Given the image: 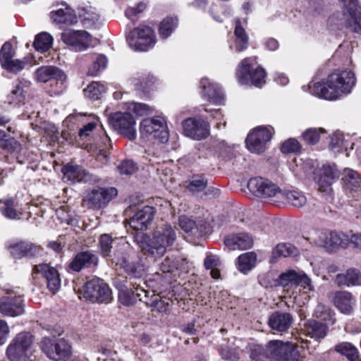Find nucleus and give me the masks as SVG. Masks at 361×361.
Listing matches in <instances>:
<instances>
[{
	"label": "nucleus",
	"instance_id": "obj_1",
	"mask_svg": "<svg viewBox=\"0 0 361 361\" xmlns=\"http://www.w3.org/2000/svg\"><path fill=\"white\" fill-rule=\"evenodd\" d=\"M355 83V74L351 71L335 72L329 75L326 82L310 83V93L319 98L333 100L349 94Z\"/></svg>",
	"mask_w": 361,
	"mask_h": 361
},
{
	"label": "nucleus",
	"instance_id": "obj_2",
	"mask_svg": "<svg viewBox=\"0 0 361 361\" xmlns=\"http://www.w3.org/2000/svg\"><path fill=\"white\" fill-rule=\"evenodd\" d=\"M176 239V231L169 224L157 228L152 236L140 234L136 237L137 245L144 255L154 258L163 257Z\"/></svg>",
	"mask_w": 361,
	"mask_h": 361
},
{
	"label": "nucleus",
	"instance_id": "obj_3",
	"mask_svg": "<svg viewBox=\"0 0 361 361\" xmlns=\"http://www.w3.org/2000/svg\"><path fill=\"white\" fill-rule=\"evenodd\" d=\"M297 344L292 342L271 341L267 345L252 347L250 357L254 361H298Z\"/></svg>",
	"mask_w": 361,
	"mask_h": 361
},
{
	"label": "nucleus",
	"instance_id": "obj_4",
	"mask_svg": "<svg viewBox=\"0 0 361 361\" xmlns=\"http://www.w3.org/2000/svg\"><path fill=\"white\" fill-rule=\"evenodd\" d=\"M255 57L245 58L239 63L236 70V77L242 85L251 83L261 87L265 83L266 72L262 67L255 68Z\"/></svg>",
	"mask_w": 361,
	"mask_h": 361
},
{
	"label": "nucleus",
	"instance_id": "obj_5",
	"mask_svg": "<svg viewBox=\"0 0 361 361\" xmlns=\"http://www.w3.org/2000/svg\"><path fill=\"white\" fill-rule=\"evenodd\" d=\"M129 47L135 51H146L156 44L154 30L149 26H140L134 28L128 35Z\"/></svg>",
	"mask_w": 361,
	"mask_h": 361
},
{
	"label": "nucleus",
	"instance_id": "obj_6",
	"mask_svg": "<svg viewBox=\"0 0 361 361\" xmlns=\"http://www.w3.org/2000/svg\"><path fill=\"white\" fill-rule=\"evenodd\" d=\"M140 131L142 136L159 140L162 143L167 142L169 137L166 120L161 116L143 119L140 124Z\"/></svg>",
	"mask_w": 361,
	"mask_h": 361
},
{
	"label": "nucleus",
	"instance_id": "obj_7",
	"mask_svg": "<svg viewBox=\"0 0 361 361\" xmlns=\"http://www.w3.org/2000/svg\"><path fill=\"white\" fill-rule=\"evenodd\" d=\"M84 297L92 302L110 303L113 300L109 285L99 278L88 281L83 287Z\"/></svg>",
	"mask_w": 361,
	"mask_h": 361
},
{
	"label": "nucleus",
	"instance_id": "obj_8",
	"mask_svg": "<svg viewBox=\"0 0 361 361\" xmlns=\"http://www.w3.org/2000/svg\"><path fill=\"white\" fill-rule=\"evenodd\" d=\"M117 195L115 188H98L88 191L82 199V206L93 210L104 207Z\"/></svg>",
	"mask_w": 361,
	"mask_h": 361
},
{
	"label": "nucleus",
	"instance_id": "obj_9",
	"mask_svg": "<svg viewBox=\"0 0 361 361\" xmlns=\"http://www.w3.org/2000/svg\"><path fill=\"white\" fill-rule=\"evenodd\" d=\"M247 188L254 195L262 199L281 197L283 195L282 190L276 183L262 177L250 178Z\"/></svg>",
	"mask_w": 361,
	"mask_h": 361
},
{
	"label": "nucleus",
	"instance_id": "obj_10",
	"mask_svg": "<svg viewBox=\"0 0 361 361\" xmlns=\"http://www.w3.org/2000/svg\"><path fill=\"white\" fill-rule=\"evenodd\" d=\"M32 336L28 332L16 335L6 349V355L11 361L19 360L21 357L32 354Z\"/></svg>",
	"mask_w": 361,
	"mask_h": 361
},
{
	"label": "nucleus",
	"instance_id": "obj_11",
	"mask_svg": "<svg viewBox=\"0 0 361 361\" xmlns=\"http://www.w3.org/2000/svg\"><path fill=\"white\" fill-rule=\"evenodd\" d=\"M273 134V128L271 126H259L253 129L246 138V146L250 152L255 154L263 153L267 149Z\"/></svg>",
	"mask_w": 361,
	"mask_h": 361
},
{
	"label": "nucleus",
	"instance_id": "obj_12",
	"mask_svg": "<svg viewBox=\"0 0 361 361\" xmlns=\"http://www.w3.org/2000/svg\"><path fill=\"white\" fill-rule=\"evenodd\" d=\"M35 78L42 82L48 81L54 82L56 85V90H52L54 94L63 92L65 89L66 75L57 67L52 66H41L35 72Z\"/></svg>",
	"mask_w": 361,
	"mask_h": 361
},
{
	"label": "nucleus",
	"instance_id": "obj_13",
	"mask_svg": "<svg viewBox=\"0 0 361 361\" xmlns=\"http://www.w3.org/2000/svg\"><path fill=\"white\" fill-rule=\"evenodd\" d=\"M109 122L118 133L130 140L136 138L135 120L128 112H116L109 118Z\"/></svg>",
	"mask_w": 361,
	"mask_h": 361
},
{
	"label": "nucleus",
	"instance_id": "obj_14",
	"mask_svg": "<svg viewBox=\"0 0 361 361\" xmlns=\"http://www.w3.org/2000/svg\"><path fill=\"white\" fill-rule=\"evenodd\" d=\"M41 348L48 357L56 361L65 360L71 355V345L63 339L54 343L50 338L44 337Z\"/></svg>",
	"mask_w": 361,
	"mask_h": 361
},
{
	"label": "nucleus",
	"instance_id": "obj_15",
	"mask_svg": "<svg viewBox=\"0 0 361 361\" xmlns=\"http://www.w3.org/2000/svg\"><path fill=\"white\" fill-rule=\"evenodd\" d=\"M61 172L63 175V179L71 183L83 182L95 184L99 180L97 176L90 173L78 165L68 164L61 169Z\"/></svg>",
	"mask_w": 361,
	"mask_h": 361
},
{
	"label": "nucleus",
	"instance_id": "obj_16",
	"mask_svg": "<svg viewBox=\"0 0 361 361\" xmlns=\"http://www.w3.org/2000/svg\"><path fill=\"white\" fill-rule=\"evenodd\" d=\"M315 244L328 252H334L339 247L346 248L350 245L349 235L343 233L331 232L329 235L321 233L315 240Z\"/></svg>",
	"mask_w": 361,
	"mask_h": 361
},
{
	"label": "nucleus",
	"instance_id": "obj_17",
	"mask_svg": "<svg viewBox=\"0 0 361 361\" xmlns=\"http://www.w3.org/2000/svg\"><path fill=\"white\" fill-rule=\"evenodd\" d=\"M7 296L0 299V312L8 317H17L24 312L22 297L12 290H6Z\"/></svg>",
	"mask_w": 361,
	"mask_h": 361
},
{
	"label": "nucleus",
	"instance_id": "obj_18",
	"mask_svg": "<svg viewBox=\"0 0 361 361\" xmlns=\"http://www.w3.org/2000/svg\"><path fill=\"white\" fill-rule=\"evenodd\" d=\"M61 39L75 51L87 49L92 43L90 35L85 30H66L62 34Z\"/></svg>",
	"mask_w": 361,
	"mask_h": 361
},
{
	"label": "nucleus",
	"instance_id": "obj_19",
	"mask_svg": "<svg viewBox=\"0 0 361 361\" xmlns=\"http://www.w3.org/2000/svg\"><path fill=\"white\" fill-rule=\"evenodd\" d=\"M32 271L40 274L46 280L47 287L49 291L55 293L61 287V278L59 271L49 264L42 263L35 265Z\"/></svg>",
	"mask_w": 361,
	"mask_h": 361
},
{
	"label": "nucleus",
	"instance_id": "obj_20",
	"mask_svg": "<svg viewBox=\"0 0 361 361\" xmlns=\"http://www.w3.org/2000/svg\"><path fill=\"white\" fill-rule=\"evenodd\" d=\"M183 126L185 135L194 140L204 139L209 133L208 123L202 119L189 118L185 120Z\"/></svg>",
	"mask_w": 361,
	"mask_h": 361
},
{
	"label": "nucleus",
	"instance_id": "obj_21",
	"mask_svg": "<svg viewBox=\"0 0 361 361\" xmlns=\"http://www.w3.org/2000/svg\"><path fill=\"white\" fill-rule=\"evenodd\" d=\"M342 181L346 193L357 200L361 199V176L351 169H345L343 172Z\"/></svg>",
	"mask_w": 361,
	"mask_h": 361
},
{
	"label": "nucleus",
	"instance_id": "obj_22",
	"mask_svg": "<svg viewBox=\"0 0 361 361\" xmlns=\"http://www.w3.org/2000/svg\"><path fill=\"white\" fill-rule=\"evenodd\" d=\"M99 258L96 254L90 250L78 252L68 264V271L79 272L83 269L96 267Z\"/></svg>",
	"mask_w": 361,
	"mask_h": 361
},
{
	"label": "nucleus",
	"instance_id": "obj_23",
	"mask_svg": "<svg viewBox=\"0 0 361 361\" xmlns=\"http://www.w3.org/2000/svg\"><path fill=\"white\" fill-rule=\"evenodd\" d=\"M338 178L336 169L331 166H324L318 172L315 178L318 190L326 195H330L332 191V184Z\"/></svg>",
	"mask_w": 361,
	"mask_h": 361
},
{
	"label": "nucleus",
	"instance_id": "obj_24",
	"mask_svg": "<svg viewBox=\"0 0 361 361\" xmlns=\"http://www.w3.org/2000/svg\"><path fill=\"white\" fill-rule=\"evenodd\" d=\"M11 255L16 259L34 257L41 253L40 246L30 241H20L8 246Z\"/></svg>",
	"mask_w": 361,
	"mask_h": 361
},
{
	"label": "nucleus",
	"instance_id": "obj_25",
	"mask_svg": "<svg viewBox=\"0 0 361 361\" xmlns=\"http://www.w3.org/2000/svg\"><path fill=\"white\" fill-rule=\"evenodd\" d=\"M154 215V209L145 206L138 210L129 220L130 226L135 231H144L148 228Z\"/></svg>",
	"mask_w": 361,
	"mask_h": 361
},
{
	"label": "nucleus",
	"instance_id": "obj_26",
	"mask_svg": "<svg viewBox=\"0 0 361 361\" xmlns=\"http://www.w3.org/2000/svg\"><path fill=\"white\" fill-rule=\"evenodd\" d=\"M340 1L348 13V26L353 32L361 33V7L357 5V0Z\"/></svg>",
	"mask_w": 361,
	"mask_h": 361
},
{
	"label": "nucleus",
	"instance_id": "obj_27",
	"mask_svg": "<svg viewBox=\"0 0 361 361\" xmlns=\"http://www.w3.org/2000/svg\"><path fill=\"white\" fill-rule=\"evenodd\" d=\"M293 320L290 313L276 311L269 316L268 325L272 330L284 332L291 326Z\"/></svg>",
	"mask_w": 361,
	"mask_h": 361
},
{
	"label": "nucleus",
	"instance_id": "obj_28",
	"mask_svg": "<svg viewBox=\"0 0 361 361\" xmlns=\"http://www.w3.org/2000/svg\"><path fill=\"white\" fill-rule=\"evenodd\" d=\"M202 88V94L207 100L215 104H221L224 99L223 90L216 84H212L206 78H202L200 81Z\"/></svg>",
	"mask_w": 361,
	"mask_h": 361
},
{
	"label": "nucleus",
	"instance_id": "obj_29",
	"mask_svg": "<svg viewBox=\"0 0 361 361\" xmlns=\"http://www.w3.org/2000/svg\"><path fill=\"white\" fill-rule=\"evenodd\" d=\"M224 244L230 250H247L252 246L253 239L247 233L232 234L225 238Z\"/></svg>",
	"mask_w": 361,
	"mask_h": 361
},
{
	"label": "nucleus",
	"instance_id": "obj_30",
	"mask_svg": "<svg viewBox=\"0 0 361 361\" xmlns=\"http://www.w3.org/2000/svg\"><path fill=\"white\" fill-rule=\"evenodd\" d=\"M179 226L185 233H191L194 236H203L209 232L206 224H197L186 216H180Z\"/></svg>",
	"mask_w": 361,
	"mask_h": 361
},
{
	"label": "nucleus",
	"instance_id": "obj_31",
	"mask_svg": "<svg viewBox=\"0 0 361 361\" xmlns=\"http://www.w3.org/2000/svg\"><path fill=\"white\" fill-rule=\"evenodd\" d=\"M51 18L57 24L72 25L78 22V18L73 10L66 6L65 8H60L51 11Z\"/></svg>",
	"mask_w": 361,
	"mask_h": 361
},
{
	"label": "nucleus",
	"instance_id": "obj_32",
	"mask_svg": "<svg viewBox=\"0 0 361 361\" xmlns=\"http://www.w3.org/2000/svg\"><path fill=\"white\" fill-rule=\"evenodd\" d=\"M335 283L339 286L361 285V274L357 270L350 269L345 273L337 274Z\"/></svg>",
	"mask_w": 361,
	"mask_h": 361
},
{
	"label": "nucleus",
	"instance_id": "obj_33",
	"mask_svg": "<svg viewBox=\"0 0 361 361\" xmlns=\"http://www.w3.org/2000/svg\"><path fill=\"white\" fill-rule=\"evenodd\" d=\"M183 262L184 259H172L167 257L160 264V270L166 275H169L170 281L176 280V276L179 275L180 265Z\"/></svg>",
	"mask_w": 361,
	"mask_h": 361
},
{
	"label": "nucleus",
	"instance_id": "obj_34",
	"mask_svg": "<svg viewBox=\"0 0 361 361\" xmlns=\"http://www.w3.org/2000/svg\"><path fill=\"white\" fill-rule=\"evenodd\" d=\"M334 304L341 312L349 314L353 311V295L346 291L338 292L334 298Z\"/></svg>",
	"mask_w": 361,
	"mask_h": 361
},
{
	"label": "nucleus",
	"instance_id": "obj_35",
	"mask_svg": "<svg viewBox=\"0 0 361 361\" xmlns=\"http://www.w3.org/2000/svg\"><path fill=\"white\" fill-rule=\"evenodd\" d=\"M112 262L114 263L116 266L123 267L130 277L139 278L142 276L143 271L142 267L133 262H129L125 256H122L121 258L115 257L112 259Z\"/></svg>",
	"mask_w": 361,
	"mask_h": 361
},
{
	"label": "nucleus",
	"instance_id": "obj_36",
	"mask_svg": "<svg viewBox=\"0 0 361 361\" xmlns=\"http://www.w3.org/2000/svg\"><path fill=\"white\" fill-rule=\"evenodd\" d=\"M257 263V255L254 252H247L238 257L237 269L243 274L252 269Z\"/></svg>",
	"mask_w": 361,
	"mask_h": 361
},
{
	"label": "nucleus",
	"instance_id": "obj_37",
	"mask_svg": "<svg viewBox=\"0 0 361 361\" xmlns=\"http://www.w3.org/2000/svg\"><path fill=\"white\" fill-rule=\"evenodd\" d=\"M234 35L235 36V51L238 52H241L247 49L249 44V37L245 29L241 26L239 20H237L235 22Z\"/></svg>",
	"mask_w": 361,
	"mask_h": 361
},
{
	"label": "nucleus",
	"instance_id": "obj_38",
	"mask_svg": "<svg viewBox=\"0 0 361 361\" xmlns=\"http://www.w3.org/2000/svg\"><path fill=\"white\" fill-rule=\"evenodd\" d=\"M178 25V19L173 17H166L159 24V35L161 38H168Z\"/></svg>",
	"mask_w": 361,
	"mask_h": 361
},
{
	"label": "nucleus",
	"instance_id": "obj_39",
	"mask_svg": "<svg viewBox=\"0 0 361 361\" xmlns=\"http://www.w3.org/2000/svg\"><path fill=\"white\" fill-rule=\"evenodd\" d=\"M281 197H284L290 204L297 208L302 207L306 204L307 201L305 195L298 190L283 192Z\"/></svg>",
	"mask_w": 361,
	"mask_h": 361
},
{
	"label": "nucleus",
	"instance_id": "obj_40",
	"mask_svg": "<svg viewBox=\"0 0 361 361\" xmlns=\"http://www.w3.org/2000/svg\"><path fill=\"white\" fill-rule=\"evenodd\" d=\"M307 331L312 338L321 339L326 336L328 327L321 322L312 320L307 324Z\"/></svg>",
	"mask_w": 361,
	"mask_h": 361
},
{
	"label": "nucleus",
	"instance_id": "obj_41",
	"mask_svg": "<svg viewBox=\"0 0 361 361\" xmlns=\"http://www.w3.org/2000/svg\"><path fill=\"white\" fill-rule=\"evenodd\" d=\"M335 351L345 356L350 361H356L358 358L357 349L348 342L341 343L334 347Z\"/></svg>",
	"mask_w": 361,
	"mask_h": 361
},
{
	"label": "nucleus",
	"instance_id": "obj_42",
	"mask_svg": "<svg viewBox=\"0 0 361 361\" xmlns=\"http://www.w3.org/2000/svg\"><path fill=\"white\" fill-rule=\"evenodd\" d=\"M2 214L7 219L12 220L20 219L22 212L18 209V205L13 200H7L1 208Z\"/></svg>",
	"mask_w": 361,
	"mask_h": 361
},
{
	"label": "nucleus",
	"instance_id": "obj_43",
	"mask_svg": "<svg viewBox=\"0 0 361 361\" xmlns=\"http://www.w3.org/2000/svg\"><path fill=\"white\" fill-rule=\"evenodd\" d=\"M52 42V37L47 32H42L36 36L33 45L36 50L44 52L51 48Z\"/></svg>",
	"mask_w": 361,
	"mask_h": 361
},
{
	"label": "nucleus",
	"instance_id": "obj_44",
	"mask_svg": "<svg viewBox=\"0 0 361 361\" xmlns=\"http://www.w3.org/2000/svg\"><path fill=\"white\" fill-rule=\"evenodd\" d=\"M105 92V87L98 82H92L84 90L85 96L92 100L99 99Z\"/></svg>",
	"mask_w": 361,
	"mask_h": 361
},
{
	"label": "nucleus",
	"instance_id": "obj_45",
	"mask_svg": "<svg viewBox=\"0 0 361 361\" xmlns=\"http://www.w3.org/2000/svg\"><path fill=\"white\" fill-rule=\"evenodd\" d=\"M8 102L10 104L18 106L24 103L25 96V91L21 86V82L16 85L15 90H13L11 94L8 96Z\"/></svg>",
	"mask_w": 361,
	"mask_h": 361
},
{
	"label": "nucleus",
	"instance_id": "obj_46",
	"mask_svg": "<svg viewBox=\"0 0 361 361\" xmlns=\"http://www.w3.org/2000/svg\"><path fill=\"white\" fill-rule=\"evenodd\" d=\"M298 253V250L290 243H280L275 247L273 254L278 257L295 256Z\"/></svg>",
	"mask_w": 361,
	"mask_h": 361
},
{
	"label": "nucleus",
	"instance_id": "obj_47",
	"mask_svg": "<svg viewBox=\"0 0 361 361\" xmlns=\"http://www.w3.org/2000/svg\"><path fill=\"white\" fill-rule=\"evenodd\" d=\"M299 272L295 270L290 269L281 274L279 276V281L280 286L286 287L290 284H296L297 279H298Z\"/></svg>",
	"mask_w": 361,
	"mask_h": 361
},
{
	"label": "nucleus",
	"instance_id": "obj_48",
	"mask_svg": "<svg viewBox=\"0 0 361 361\" xmlns=\"http://www.w3.org/2000/svg\"><path fill=\"white\" fill-rule=\"evenodd\" d=\"M324 132L323 128H309L303 133L302 138L307 143L314 145L319 141L320 133Z\"/></svg>",
	"mask_w": 361,
	"mask_h": 361
},
{
	"label": "nucleus",
	"instance_id": "obj_49",
	"mask_svg": "<svg viewBox=\"0 0 361 361\" xmlns=\"http://www.w3.org/2000/svg\"><path fill=\"white\" fill-rule=\"evenodd\" d=\"M112 238L108 234H103L99 238V249L102 255L104 257L110 255L111 250L112 248Z\"/></svg>",
	"mask_w": 361,
	"mask_h": 361
},
{
	"label": "nucleus",
	"instance_id": "obj_50",
	"mask_svg": "<svg viewBox=\"0 0 361 361\" xmlns=\"http://www.w3.org/2000/svg\"><path fill=\"white\" fill-rule=\"evenodd\" d=\"M222 359L228 361H237L239 359L238 350L228 345H222L219 350Z\"/></svg>",
	"mask_w": 361,
	"mask_h": 361
},
{
	"label": "nucleus",
	"instance_id": "obj_51",
	"mask_svg": "<svg viewBox=\"0 0 361 361\" xmlns=\"http://www.w3.org/2000/svg\"><path fill=\"white\" fill-rule=\"evenodd\" d=\"M258 280L260 285L265 288L280 286L279 277L275 279L274 274L272 272L260 275Z\"/></svg>",
	"mask_w": 361,
	"mask_h": 361
},
{
	"label": "nucleus",
	"instance_id": "obj_52",
	"mask_svg": "<svg viewBox=\"0 0 361 361\" xmlns=\"http://www.w3.org/2000/svg\"><path fill=\"white\" fill-rule=\"evenodd\" d=\"M14 56V51L12 49V44L6 42H5L0 50V62L1 66L6 64Z\"/></svg>",
	"mask_w": 361,
	"mask_h": 361
},
{
	"label": "nucleus",
	"instance_id": "obj_53",
	"mask_svg": "<svg viewBox=\"0 0 361 361\" xmlns=\"http://www.w3.org/2000/svg\"><path fill=\"white\" fill-rule=\"evenodd\" d=\"M106 57L103 54L98 55L94 61L92 68H90L89 70V75H97L101 70H103L106 68Z\"/></svg>",
	"mask_w": 361,
	"mask_h": 361
},
{
	"label": "nucleus",
	"instance_id": "obj_54",
	"mask_svg": "<svg viewBox=\"0 0 361 361\" xmlns=\"http://www.w3.org/2000/svg\"><path fill=\"white\" fill-rule=\"evenodd\" d=\"M301 145L295 138L286 140L281 145V150L283 153H296L300 152Z\"/></svg>",
	"mask_w": 361,
	"mask_h": 361
},
{
	"label": "nucleus",
	"instance_id": "obj_55",
	"mask_svg": "<svg viewBox=\"0 0 361 361\" xmlns=\"http://www.w3.org/2000/svg\"><path fill=\"white\" fill-rule=\"evenodd\" d=\"M118 172L123 175H132L137 169L136 164L132 160H124L117 167Z\"/></svg>",
	"mask_w": 361,
	"mask_h": 361
},
{
	"label": "nucleus",
	"instance_id": "obj_56",
	"mask_svg": "<svg viewBox=\"0 0 361 361\" xmlns=\"http://www.w3.org/2000/svg\"><path fill=\"white\" fill-rule=\"evenodd\" d=\"M118 297L121 302L126 306L132 305L136 301L135 291L128 289L121 290Z\"/></svg>",
	"mask_w": 361,
	"mask_h": 361
},
{
	"label": "nucleus",
	"instance_id": "obj_57",
	"mask_svg": "<svg viewBox=\"0 0 361 361\" xmlns=\"http://www.w3.org/2000/svg\"><path fill=\"white\" fill-rule=\"evenodd\" d=\"M207 180L202 176L195 177L188 185V190L192 192L202 191L207 187Z\"/></svg>",
	"mask_w": 361,
	"mask_h": 361
},
{
	"label": "nucleus",
	"instance_id": "obj_58",
	"mask_svg": "<svg viewBox=\"0 0 361 361\" xmlns=\"http://www.w3.org/2000/svg\"><path fill=\"white\" fill-rule=\"evenodd\" d=\"M330 147L335 152H340L345 148L343 135L339 133H334L331 138Z\"/></svg>",
	"mask_w": 361,
	"mask_h": 361
},
{
	"label": "nucleus",
	"instance_id": "obj_59",
	"mask_svg": "<svg viewBox=\"0 0 361 361\" xmlns=\"http://www.w3.org/2000/svg\"><path fill=\"white\" fill-rule=\"evenodd\" d=\"M18 144L16 140L8 136L4 131L0 129V147L4 149L11 150L15 148Z\"/></svg>",
	"mask_w": 361,
	"mask_h": 361
},
{
	"label": "nucleus",
	"instance_id": "obj_60",
	"mask_svg": "<svg viewBox=\"0 0 361 361\" xmlns=\"http://www.w3.org/2000/svg\"><path fill=\"white\" fill-rule=\"evenodd\" d=\"M25 64V63L22 61L12 59L2 67L10 72L18 73L23 69Z\"/></svg>",
	"mask_w": 361,
	"mask_h": 361
},
{
	"label": "nucleus",
	"instance_id": "obj_61",
	"mask_svg": "<svg viewBox=\"0 0 361 361\" xmlns=\"http://www.w3.org/2000/svg\"><path fill=\"white\" fill-rule=\"evenodd\" d=\"M296 284L301 286L304 289H307L309 290H312L313 289L310 279L303 272H299Z\"/></svg>",
	"mask_w": 361,
	"mask_h": 361
},
{
	"label": "nucleus",
	"instance_id": "obj_62",
	"mask_svg": "<svg viewBox=\"0 0 361 361\" xmlns=\"http://www.w3.org/2000/svg\"><path fill=\"white\" fill-rule=\"evenodd\" d=\"M10 329L8 324L0 319V345L4 344L8 337Z\"/></svg>",
	"mask_w": 361,
	"mask_h": 361
},
{
	"label": "nucleus",
	"instance_id": "obj_63",
	"mask_svg": "<svg viewBox=\"0 0 361 361\" xmlns=\"http://www.w3.org/2000/svg\"><path fill=\"white\" fill-rule=\"evenodd\" d=\"M132 109L135 111V113L140 116H142L151 111L150 107L148 105L143 103L134 102L132 104Z\"/></svg>",
	"mask_w": 361,
	"mask_h": 361
},
{
	"label": "nucleus",
	"instance_id": "obj_64",
	"mask_svg": "<svg viewBox=\"0 0 361 361\" xmlns=\"http://www.w3.org/2000/svg\"><path fill=\"white\" fill-rule=\"evenodd\" d=\"M219 258L215 255L207 256L204 262L207 269H211L217 267L219 265Z\"/></svg>",
	"mask_w": 361,
	"mask_h": 361
}]
</instances>
